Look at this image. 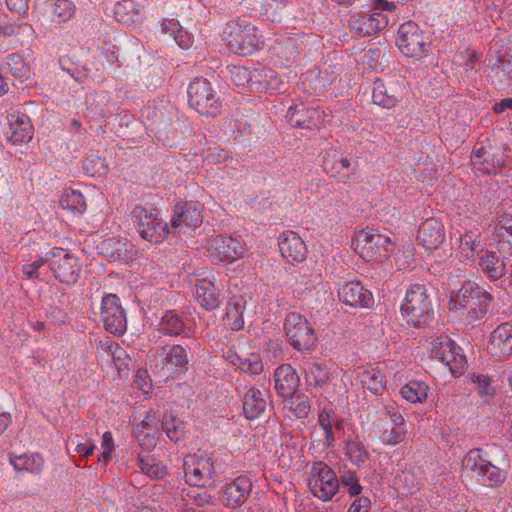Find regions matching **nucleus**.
<instances>
[{"mask_svg":"<svg viewBox=\"0 0 512 512\" xmlns=\"http://www.w3.org/2000/svg\"><path fill=\"white\" fill-rule=\"evenodd\" d=\"M489 461L483 458L480 449H473L467 453L463 460V467L472 474V477L480 481Z\"/></svg>","mask_w":512,"mask_h":512,"instance_id":"obj_42","label":"nucleus"},{"mask_svg":"<svg viewBox=\"0 0 512 512\" xmlns=\"http://www.w3.org/2000/svg\"><path fill=\"white\" fill-rule=\"evenodd\" d=\"M61 206L64 209L71 210L76 213H83L86 209V203L83 195L79 191H66L61 200Z\"/></svg>","mask_w":512,"mask_h":512,"instance_id":"obj_50","label":"nucleus"},{"mask_svg":"<svg viewBox=\"0 0 512 512\" xmlns=\"http://www.w3.org/2000/svg\"><path fill=\"white\" fill-rule=\"evenodd\" d=\"M160 327L166 335L176 336L183 333L185 336H189V330L185 329L184 322L172 311L164 313L161 317Z\"/></svg>","mask_w":512,"mask_h":512,"instance_id":"obj_44","label":"nucleus"},{"mask_svg":"<svg viewBox=\"0 0 512 512\" xmlns=\"http://www.w3.org/2000/svg\"><path fill=\"white\" fill-rule=\"evenodd\" d=\"M50 266L55 277L62 283L73 284L80 276L81 264L79 260L63 249L56 248L52 251Z\"/></svg>","mask_w":512,"mask_h":512,"instance_id":"obj_16","label":"nucleus"},{"mask_svg":"<svg viewBox=\"0 0 512 512\" xmlns=\"http://www.w3.org/2000/svg\"><path fill=\"white\" fill-rule=\"evenodd\" d=\"M203 221V206L200 203L189 201L178 203L170 221L172 230L181 231L188 227H198Z\"/></svg>","mask_w":512,"mask_h":512,"instance_id":"obj_21","label":"nucleus"},{"mask_svg":"<svg viewBox=\"0 0 512 512\" xmlns=\"http://www.w3.org/2000/svg\"><path fill=\"white\" fill-rule=\"evenodd\" d=\"M396 44L407 57H422L427 54L429 42L419 26L408 21L403 23L397 33Z\"/></svg>","mask_w":512,"mask_h":512,"instance_id":"obj_13","label":"nucleus"},{"mask_svg":"<svg viewBox=\"0 0 512 512\" xmlns=\"http://www.w3.org/2000/svg\"><path fill=\"white\" fill-rule=\"evenodd\" d=\"M469 381L475 385L478 394L481 397H491L494 395L495 390L491 386V381L488 376L482 374H470Z\"/></svg>","mask_w":512,"mask_h":512,"instance_id":"obj_54","label":"nucleus"},{"mask_svg":"<svg viewBox=\"0 0 512 512\" xmlns=\"http://www.w3.org/2000/svg\"><path fill=\"white\" fill-rule=\"evenodd\" d=\"M142 115L152 123L157 124L159 129L162 126L166 127L172 121V117L170 115L167 116L163 108L150 104L143 109Z\"/></svg>","mask_w":512,"mask_h":512,"instance_id":"obj_51","label":"nucleus"},{"mask_svg":"<svg viewBox=\"0 0 512 512\" xmlns=\"http://www.w3.org/2000/svg\"><path fill=\"white\" fill-rule=\"evenodd\" d=\"M46 263V259L39 257L29 264L22 265V273L27 279H37L39 277V269Z\"/></svg>","mask_w":512,"mask_h":512,"instance_id":"obj_61","label":"nucleus"},{"mask_svg":"<svg viewBox=\"0 0 512 512\" xmlns=\"http://www.w3.org/2000/svg\"><path fill=\"white\" fill-rule=\"evenodd\" d=\"M10 463L17 471H26L32 474H39L44 469L45 460L37 453L22 454L10 457Z\"/></svg>","mask_w":512,"mask_h":512,"instance_id":"obj_40","label":"nucleus"},{"mask_svg":"<svg viewBox=\"0 0 512 512\" xmlns=\"http://www.w3.org/2000/svg\"><path fill=\"white\" fill-rule=\"evenodd\" d=\"M244 372L258 375L263 371V363L259 356L252 354L239 365Z\"/></svg>","mask_w":512,"mask_h":512,"instance_id":"obj_60","label":"nucleus"},{"mask_svg":"<svg viewBox=\"0 0 512 512\" xmlns=\"http://www.w3.org/2000/svg\"><path fill=\"white\" fill-rule=\"evenodd\" d=\"M478 264L481 271L491 280H498L506 274L505 262L494 251H481Z\"/></svg>","mask_w":512,"mask_h":512,"instance_id":"obj_38","label":"nucleus"},{"mask_svg":"<svg viewBox=\"0 0 512 512\" xmlns=\"http://www.w3.org/2000/svg\"><path fill=\"white\" fill-rule=\"evenodd\" d=\"M159 434V418L156 412L150 410L144 419L133 429V435L139 445L150 451L155 448Z\"/></svg>","mask_w":512,"mask_h":512,"instance_id":"obj_24","label":"nucleus"},{"mask_svg":"<svg viewBox=\"0 0 512 512\" xmlns=\"http://www.w3.org/2000/svg\"><path fill=\"white\" fill-rule=\"evenodd\" d=\"M344 420L338 418L333 410H322L318 414L317 425L322 430L323 438L318 436L316 429L311 433V438L315 441L323 442L326 447H332L335 442L334 430L343 429Z\"/></svg>","mask_w":512,"mask_h":512,"instance_id":"obj_28","label":"nucleus"},{"mask_svg":"<svg viewBox=\"0 0 512 512\" xmlns=\"http://www.w3.org/2000/svg\"><path fill=\"white\" fill-rule=\"evenodd\" d=\"M188 102L191 108L205 116H216L221 102L212 84L205 78L194 79L188 87Z\"/></svg>","mask_w":512,"mask_h":512,"instance_id":"obj_6","label":"nucleus"},{"mask_svg":"<svg viewBox=\"0 0 512 512\" xmlns=\"http://www.w3.org/2000/svg\"><path fill=\"white\" fill-rule=\"evenodd\" d=\"M7 67L12 75L19 79H29L31 77V67L18 54H11L7 57Z\"/></svg>","mask_w":512,"mask_h":512,"instance_id":"obj_48","label":"nucleus"},{"mask_svg":"<svg viewBox=\"0 0 512 512\" xmlns=\"http://www.w3.org/2000/svg\"><path fill=\"white\" fill-rule=\"evenodd\" d=\"M493 297L478 284L467 281L450 296L452 310L465 309L471 321L482 319L488 312Z\"/></svg>","mask_w":512,"mask_h":512,"instance_id":"obj_1","label":"nucleus"},{"mask_svg":"<svg viewBox=\"0 0 512 512\" xmlns=\"http://www.w3.org/2000/svg\"><path fill=\"white\" fill-rule=\"evenodd\" d=\"M389 422L385 423L379 432V437L385 445L396 446L404 441L407 434L406 420L402 412L393 406L385 407Z\"/></svg>","mask_w":512,"mask_h":512,"instance_id":"obj_18","label":"nucleus"},{"mask_svg":"<svg viewBox=\"0 0 512 512\" xmlns=\"http://www.w3.org/2000/svg\"><path fill=\"white\" fill-rule=\"evenodd\" d=\"M7 123L6 139L9 143L16 145L32 139L33 127L29 117L24 113L11 112L7 116Z\"/></svg>","mask_w":512,"mask_h":512,"instance_id":"obj_26","label":"nucleus"},{"mask_svg":"<svg viewBox=\"0 0 512 512\" xmlns=\"http://www.w3.org/2000/svg\"><path fill=\"white\" fill-rule=\"evenodd\" d=\"M344 453L355 465H362L369 459L365 446L358 440L347 439L344 443Z\"/></svg>","mask_w":512,"mask_h":512,"instance_id":"obj_45","label":"nucleus"},{"mask_svg":"<svg viewBox=\"0 0 512 512\" xmlns=\"http://www.w3.org/2000/svg\"><path fill=\"white\" fill-rule=\"evenodd\" d=\"M246 302L241 296L232 297L226 306L223 317L224 326L232 331H239L244 327V311Z\"/></svg>","mask_w":512,"mask_h":512,"instance_id":"obj_37","label":"nucleus"},{"mask_svg":"<svg viewBox=\"0 0 512 512\" xmlns=\"http://www.w3.org/2000/svg\"><path fill=\"white\" fill-rule=\"evenodd\" d=\"M252 483L245 476L237 477L223 492L222 503L228 508H235L245 503Z\"/></svg>","mask_w":512,"mask_h":512,"instance_id":"obj_32","label":"nucleus"},{"mask_svg":"<svg viewBox=\"0 0 512 512\" xmlns=\"http://www.w3.org/2000/svg\"><path fill=\"white\" fill-rule=\"evenodd\" d=\"M457 253L463 261H474L477 253L481 254V234L477 230H469L457 239Z\"/></svg>","mask_w":512,"mask_h":512,"instance_id":"obj_35","label":"nucleus"},{"mask_svg":"<svg viewBox=\"0 0 512 512\" xmlns=\"http://www.w3.org/2000/svg\"><path fill=\"white\" fill-rule=\"evenodd\" d=\"M308 487L315 497L328 501L336 494L339 482L334 471L327 464L317 462L309 472Z\"/></svg>","mask_w":512,"mask_h":512,"instance_id":"obj_12","label":"nucleus"},{"mask_svg":"<svg viewBox=\"0 0 512 512\" xmlns=\"http://www.w3.org/2000/svg\"><path fill=\"white\" fill-rule=\"evenodd\" d=\"M71 442L75 445L76 452L81 456L88 457L94 453V442L88 436H75L71 438Z\"/></svg>","mask_w":512,"mask_h":512,"instance_id":"obj_58","label":"nucleus"},{"mask_svg":"<svg viewBox=\"0 0 512 512\" xmlns=\"http://www.w3.org/2000/svg\"><path fill=\"white\" fill-rule=\"evenodd\" d=\"M184 472L189 485L203 487L216 475L215 461L207 453L189 454L184 460Z\"/></svg>","mask_w":512,"mask_h":512,"instance_id":"obj_11","label":"nucleus"},{"mask_svg":"<svg viewBox=\"0 0 512 512\" xmlns=\"http://www.w3.org/2000/svg\"><path fill=\"white\" fill-rule=\"evenodd\" d=\"M429 390L430 388L426 382L411 380L400 389V394L407 402L417 404L426 401Z\"/></svg>","mask_w":512,"mask_h":512,"instance_id":"obj_41","label":"nucleus"},{"mask_svg":"<svg viewBox=\"0 0 512 512\" xmlns=\"http://www.w3.org/2000/svg\"><path fill=\"white\" fill-rule=\"evenodd\" d=\"M282 258L288 264L295 265L307 257V247L302 238L293 231L283 232L278 239Z\"/></svg>","mask_w":512,"mask_h":512,"instance_id":"obj_22","label":"nucleus"},{"mask_svg":"<svg viewBox=\"0 0 512 512\" xmlns=\"http://www.w3.org/2000/svg\"><path fill=\"white\" fill-rule=\"evenodd\" d=\"M138 466L143 473L153 478H162L167 474L166 468L151 457L139 458Z\"/></svg>","mask_w":512,"mask_h":512,"instance_id":"obj_52","label":"nucleus"},{"mask_svg":"<svg viewBox=\"0 0 512 512\" xmlns=\"http://www.w3.org/2000/svg\"><path fill=\"white\" fill-rule=\"evenodd\" d=\"M100 252L105 257L116 260L122 256L125 248L121 241L115 238H108L101 243Z\"/></svg>","mask_w":512,"mask_h":512,"instance_id":"obj_53","label":"nucleus"},{"mask_svg":"<svg viewBox=\"0 0 512 512\" xmlns=\"http://www.w3.org/2000/svg\"><path fill=\"white\" fill-rule=\"evenodd\" d=\"M176 43L183 49H187L192 45V38L190 34L185 31L181 26L172 36Z\"/></svg>","mask_w":512,"mask_h":512,"instance_id":"obj_63","label":"nucleus"},{"mask_svg":"<svg viewBox=\"0 0 512 512\" xmlns=\"http://www.w3.org/2000/svg\"><path fill=\"white\" fill-rule=\"evenodd\" d=\"M326 114L318 107L295 104L287 111V118L291 126L315 130L324 125Z\"/></svg>","mask_w":512,"mask_h":512,"instance_id":"obj_17","label":"nucleus"},{"mask_svg":"<svg viewBox=\"0 0 512 512\" xmlns=\"http://www.w3.org/2000/svg\"><path fill=\"white\" fill-rule=\"evenodd\" d=\"M352 247L364 261L381 263L388 258L394 245L389 236L372 228H364L355 233Z\"/></svg>","mask_w":512,"mask_h":512,"instance_id":"obj_2","label":"nucleus"},{"mask_svg":"<svg viewBox=\"0 0 512 512\" xmlns=\"http://www.w3.org/2000/svg\"><path fill=\"white\" fill-rule=\"evenodd\" d=\"M266 407L263 392L254 387H247L243 395V411L248 419H255L260 416Z\"/></svg>","mask_w":512,"mask_h":512,"instance_id":"obj_39","label":"nucleus"},{"mask_svg":"<svg viewBox=\"0 0 512 512\" xmlns=\"http://www.w3.org/2000/svg\"><path fill=\"white\" fill-rule=\"evenodd\" d=\"M203 248L209 261L214 265L228 266L242 259L246 253L245 244L227 234H215L205 238Z\"/></svg>","mask_w":512,"mask_h":512,"instance_id":"obj_3","label":"nucleus"},{"mask_svg":"<svg viewBox=\"0 0 512 512\" xmlns=\"http://www.w3.org/2000/svg\"><path fill=\"white\" fill-rule=\"evenodd\" d=\"M359 382L364 390L379 396L386 390V380L379 367H367L358 373Z\"/></svg>","mask_w":512,"mask_h":512,"instance_id":"obj_36","label":"nucleus"},{"mask_svg":"<svg viewBox=\"0 0 512 512\" xmlns=\"http://www.w3.org/2000/svg\"><path fill=\"white\" fill-rule=\"evenodd\" d=\"M395 260L400 269L411 268L415 263V248L410 244L403 246L397 251Z\"/></svg>","mask_w":512,"mask_h":512,"instance_id":"obj_56","label":"nucleus"},{"mask_svg":"<svg viewBox=\"0 0 512 512\" xmlns=\"http://www.w3.org/2000/svg\"><path fill=\"white\" fill-rule=\"evenodd\" d=\"M222 40L231 51L240 55H249L260 48L256 29L245 22L229 21L224 27Z\"/></svg>","mask_w":512,"mask_h":512,"instance_id":"obj_4","label":"nucleus"},{"mask_svg":"<svg viewBox=\"0 0 512 512\" xmlns=\"http://www.w3.org/2000/svg\"><path fill=\"white\" fill-rule=\"evenodd\" d=\"M83 170L86 175L96 177L105 175L108 168L102 157L98 154H90L83 161Z\"/></svg>","mask_w":512,"mask_h":512,"instance_id":"obj_49","label":"nucleus"},{"mask_svg":"<svg viewBox=\"0 0 512 512\" xmlns=\"http://www.w3.org/2000/svg\"><path fill=\"white\" fill-rule=\"evenodd\" d=\"M284 332L289 343L296 350H310L316 344L317 338L313 327L300 313L290 312L286 315Z\"/></svg>","mask_w":512,"mask_h":512,"instance_id":"obj_8","label":"nucleus"},{"mask_svg":"<svg viewBox=\"0 0 512 512\" xmlns=\"http://www.w3.org/2000/svg\"><path fill=\"white\" fill-rule=\"evenodd\" d=\"M408 92V84L402 77L376 79L373 83L372 101L382 108L392 109Z\"/></svg>","mask_w":512,"mask_h":512,"instance_id":"obj_9","label":"nucleus"},{"mask_svg":"<svg viewBox=\"0 0 512 512\" xmlns=\"http://www.w3.org/2000/svg\"><path fill=\"white\" fill-rule=\"evenodd\" d=\"M417 242L427 251L438 249L446 239V231L440 219H425L418 227Z\"/></svg>","mask_w":512,"mask_h":512,"instance_id":"obj_19","label":"nucleus"},{"mask_svg":"<svg viewBox=\"0 0 512 512\" xmlns=\"http://www.w3.org/2000/svg\"><path fill=\"white\" fill-rule=\"evenodd\" d=\"M505 479L506 472L489 462L480 481L490 486H497L503 483Z\"/></svg>","mask_w":512,"mask_h":512,"instance_id":"obj_55","label":"nucleus"},{"mask_svg":"<svg viewBox=\"0 0 512 512\" xmlns=\"http://www.w3.org/2000/svg\"><path fill=\"white\" fill-rule=\"evenodd\" d=\"M497 248L504 256H512V215L503 214L494 227Z\"/></svg>","mask_w":512,"mask_h":512,"instance_id":"obj_34","label":"nucleus"},{"mask_svg":"<svg viewBox=\"0 0 512 512\" xmlns=\"http://www.w3.org/2000/svg\"><path fill=\"white\" fill-rule=\"evenodd\" d=\"M194 293L197 303L208 311L218 308L223 301L221 291L208 277L197 280Z\"/></svg>","mask_w":512,"mask_h":512,"instance_id":"obj_30","label":"nucleus"},{"mask_svg":"<svg viewBox=\"0 0 512 512\" xmlns=\"http://www.w3.org/2000/svg\"><path fill=\"white\" fill-rule=\"evenodd\" d=\"M472 162L479 171L490 174L504 165V158L499 150L482 145L474 150Z\"/></svg>","mask_w":512,"mask_h":512,"instance_id":"obj_31","label":"nucleus"},{"mask_svg":"<svg viewBox=\"0 0 512 512\" xmlns=\"http://www.w3.org/2000/svg\"><path fill=\"white\" fill-rule=\"evenodd\" d=\"M39 9L47 22L56 25L67 23L76 13L72 0H42Z\"/></svg>","mask_w":512,"mask_h":512,"instance_id":"obj_23","label":"nucleus"},{"mask_svg":"<svg viewBox=\"0 0 512 512\" xmlns=\"http://www.w3.org/2000/svg\"><path fill=\"white\" fill-rule=\"evenodd\" d=\"M132 218L140 236L149 242H162L169 232L168 224L158 217L155 209L135 207Z\"/></svg>","mask_w":512,"mask_h":512,"instance_id":"obj_10","label":"nucleus"},{"mask_svg":"<svg viewBox=\"0 0 512 512\" xmlns=\"http://www.w3.org/2000/svg\"><path fill=\"white\" fill-rule=\"evenodd\" d=\"M299 376L289 364L279 366L274 373V387L283 397H291L299 386Z\"/></svg>","mask_w":512,"mask_h":512,"instance_id":"obj_33","label":"nucleus"},{"mask_svg":"<svg viewBox=\"0 0 512 512\" xmlns=\"http://www.w3.org/2000/svg\"><path fill=\"white\" fill-rule=\"evenodd\" d=\"M133 385L135 388L142 391V393L148 394L152 388V381L148 371L145 369H138L134 376Z\"/></svg>","mask_w":512,"mask_h":512,"instance_id":"obj_59","label":"nucleus"},{"mask_svg":"<svg viewBox=\"0 0 512 512\" xmlns=\"http://www.w3.org/2000/svg\"><path fill=\"white\" fill-rule=\"evenodd\" d=\"M388 17L383 12H372L370 14H357L351 16L349 27L361 36H371L387 27Z\"/></svg>","mask_w":512,"mask_h":512,"instance_id":"obj_25","label":"nucleus"},{"mask_svg":"<svg viewBox=\"0 0 512 512\" xmlns=\"http://www.w3.org/2000/svg\"><path fill=\"white\" fill-rule=\"evenodd\" d=\"M489 352L499 358L512 355V324L505 322L499 324L491 333L488 343Z\"/></svg>","mask_w":512,"mask_h":512,"instance_id":"obj_29","label":"nucleus"},{"mask_svg":"<svg viewBox=\"0 0 512 512\" xmlns=\"http://www.w3.org/2000/svg\"><path fill=\"white\" fill-rule=\"evenodd\" d=\"M305 375L308 384L316 387L325 385L329 378L327 368L319 363L308 364L305 369Z\"/></svg>","mask_w":512,"mask_h":512,"instance_id":"obj_47","label":"nucleus"},{"mask_svg":"<svg viewBox=\"0 0 512 512\" xmlns=\"http://www.w3.org/2000/svg\"><path fill=\"white\" fill-rule=\"evenodd\" d=\"M100 317L104 328L111 334L120 336L127 329L126 313L116 294H105L102 297Z\"/></svg>","mask_w":512,"mask_h":512,"instance_id":"obj_14","label":"nucleus"},{"mask_svg":"<svg viewBox=\"0 0 512 512\" xmlns=\"http://www.w3.org/2000/svg\"><path fill=\"white\" fill-rule=\"evenodd\" d=\"M337 293L341 302L355 308H369L374 302L372 293L357 280L339 284Z\"/></svg>","mask_w":512,"mask_h":512,"instance_id":"obj_20","label":"nucleus"},{"mask_svg":"<svg viewBox=\"0 0 512 512\" xmlns=\"http://www.w3.org/2000/svg\"><path fill=\"white\" fill-rule=\"evenodd\" d=\"M432 304L423 285H411L401 304V314L413 326L424 325L430 318Z\"/></svg>","mask_w":512,"mask_h":512,"instance_id":"obj_5","label":"nucleus"},{"mask_svg":"<svg viewBox=\"0 0 512 512\" xmlns=\"http://www.w3.org/2000/svg\"><path fill=\"white\" fill-rule=\"evenodd\" d=\"M429 355L445 365L453 375L463 372L466 359L461 348L448 336H439L428 342Z\"/></svg>","mask_w":512,"mask_h":512,"instance_id":"obj_7","label":"nucleus"},{"mask_svg":"<svg viewBox=\"0 0 512 512\" xmlns=\"http://www.w3.org/2000/svg\"><path fill=\"white\" fill-rule=\"evenodd\" d=\"M162 426L171 441L177 442L183 438L185 433L184 423L173 414H165Z\"/></svg>","mask_w":512,"mask_h":512,"instance_id":"obj_46","label":"nucleus"},{"mask_svg":"<svg viewBox=\"0 0 512 512\" xmlns=\"http://www.w3.org/2000/svg\"><path fill=\"white\" fill-rule=\"evenodd\" d=\"M149 358H154L156 368L161 366V371L166 377L186 368L189 362L188 352L181 345H165L160 352L153 353L151 351Z\"/></svg>","mask_w":512,"mask_h":512,"instance_id":"obj_15","label":"nucleus"},{"mask_svg":"<svg viewBox=\"0 0 512 512\" xmlns=\"http://www.w3.org/2000/svg\"><path fill=\"white\" fill-rule=\"evenodd\" d=\"M106 351L112 357L113 363L118 371L119 376H127L131 362L127 352L117 342L108 343Z\"/></svg>","mask_w":512,"mask_h":512,"instance_id":"obj_43","label":"nucleus"},{"mask_svg":"<svg viewBox=\"0 0 512 512\" xmlns=\"http://www.w3.org/2000/svg\"><path fill=\"white\" fill-rule=\"evenodd\" d=\"M115 445L111 432L107 431L102 435L100 453L98 456V461L107 464L111 458L112 453L114 451Z\"/></svg>","mask_w":512,"mask_h":512,"instance_id":"obj_57","label":"nucleus"},{"mask_svg":"<svg viewBox=\"0 0 512 512\" xmlns=\"http://www.w3.org/2000/svg\"><path fill=\"white\" fill-rule=\"evenodd\" d=\"M272 74L268 69L252 74L242 66H234L230 70L231 80L236 86H245L250 83L251 87L260 91L271 88L272 83L269 79L272 78Z\"/></svg>","mask_w":512,"mask_h":512,"instance_id":"obj_27","label":"nucleus"},{"mask_svg":"<svg viewBox=\"0 0 512 512\" xmlns=\"http://www.w3.org/2000/svg\"><path fill=\"white\" fill-rule=\"evenodd\" d=\"M370 500L366 497L357 498L351 504L348 512H369Z\"/></svg>","mask_w":512,"mask_h":512,"instance_id":"obj_64","label":"nucleus"},{"mask_svg":"<svg viewBox=\"0 0 512 512\" xmlns=\"http://www.w3.org/2000/svg\"><path fill=\"white\" fill-rule=\"evenodd\" d=\"M342 484L348 489L351 496H357L362 491V486L354 473H348L342 476Z\"/></svg>","mask_w":512,"mask_h":512,"instance_id":"obj_62","label":"nucleus"}]
</instances>
